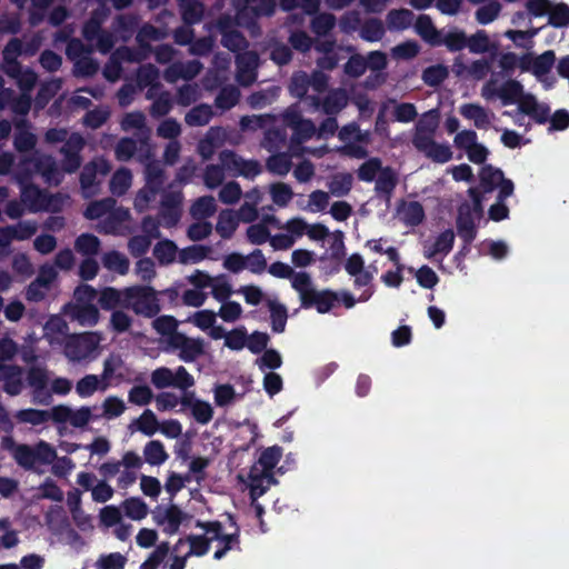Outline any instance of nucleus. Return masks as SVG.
<instances>
[{
	"instance_id": "54",
	"label": "nucleus",
	"mask_w": 569,
	"mask_h": 569,
	"mask_svg": "<svg viewBox=\"0 0 569 569\" xmlns=\"http://www.w3.org/2000/svg\"><path fill=\"white\" fill-rule=\"evenodd\" d=\"M208 246L192 244L179 251V262L182 264L197 263L202 261L210 253Z\"/></svg>"
},
{
	"instance_id": "53",
	"label": "nucleus",
	"mask_w": 569,
	"mask_h": 569,
	"mask_svg": "<svg viewBox=\"0 0 569 569\" xmlns=\"http://www.w3.org/2000/svg\"><path fill=\"white\" fill-rule=\"evenodd\" d=\"M556 62V53L552 50H547L539 56H533V74L538 79L546 77L552 69Z\"/></svg>"
},
{
	"instance_id": "60",
	"label": "nucleus",
	"mask_w": 569,
	"mask_h": 569,
	"mask_svg": "<svg viewBox=\"0 0 569 569\" xmlns=\"http://www.w3.org/2000/svg\"><path fill=\"white\" fill-rule=\"evenodd\" d=\"M501 9H502V7H501L500 2H498L496 0H490L489 2H487L483 6H480L476 10L475 18L478 23L488 24V23L495 21L499 17Z\"/></svg>"
},
{
	"instance_id": "62",
	"label": "nucleus",
	"mask_w": 569,
	"mask_h": 569,
	"mask_svg": "<svg viewBox=\"0 0 569 569\" xmlns=\"http://www.w3.org/2000/svg\"><path fill=\"white\" fill-rule=\"evenodd\" d=\"M157 136L169 141H179L178 138L182 133L180 122L174 118H167L157 127Z\"/></svg>"
},
{
	"instance_id": "43",
	"label": "nucleus",
	"mask_w": 569,
	"mask_h": 569,
	"mask_svg": "<svg viewBox=\"0 0 569 569\" xmlns=\"http://www.w3.org/2000/svg\"><path fill=\"white\" fill-rule=\"evenodd\" d=\"M181 200L182 198L179 192H166L162 196V216L164 218H170L173 223L177 222L180 217Z\"/></svg>"
},
{
	"instance_id": "10",
	"label": "nucleus",
	"mask_w": 569,
	"mask_h": 569,
	"mask_svg": "<svg viewBox=\"0 0 569 569\" xmlns=\"http://www.w3.org/2000/svg\"><path fill=\"white\" fill-rule=\"evenodd\" d=\"M21 190V201L30 212H38L49 208L50 196L47 191L34 186L32 180H14Z\"/></svg>"
},
{
	"instance_id": "35",
	"label": "nucleus",
	"mask_w": 569,
	"mask_h": 569,
	"mask_svg": "<svg viewBox=\"0 0 569 569\" xmlns=\"http://www.w3.org/2000/svg\"><path fill=\"white\" fill-rule=\"evenodd\" d=\"M101 247L100 239L92 233H81L74 240V250L84 257H94Z\"/></svg>"
},
{
	"instance_id": "50",
	"label": "nucleus",
	"mask_w": 569,
	"mask_h": 569,
	"mask_svg": "<svg viewBox=\"0 0 569 569\" xmlns=\"http://www.w3.org/2000/svg\"><path fill=\"white\" fill-rule=\"evenodd\" d=\"M159 78L160 71L154 64H142L137 71V86L140 90L152 84L160 86Z\"/></svg>"
},
{
	"instance_id": "51",
	"label": "nucleus",
	"mask_w": 569,
	"mask_h": 569,
	"mask_svg": "<svg viewBox=\"0 0 569 569\" xmlns=\"http://www.w3.org/2000/svg\"><path fill=\"white\" fill-rule=\"evenodd\" d=\"M310 88L309 74L306 71H296L290 78L288 86L289 92L292 97L302 99L308 94Z\"/></svg>"
},
{
	"instance_id": "15",
	"label": "nucleus",
	"mask_w": 569,
	"mask_h": 569,
	"mask_svg": "<svg viewBox=\"0 0 569 569\" xmlns=\"http://www.w3.org/2000/svg\"><path fill=\"white\" fill-rule=\"evenodd\" d=\"M276 483L277 479L273 473L260 470L257 465L252 466L248 473V487L251 501H257L272 485Z\"/></svg>"
},
{
	"instance_id": "46",
	"label": "nucleus",
	"mask_w": 569,
	"mask_h": 569,
	"mask_svg": "<svg viewBox=\"0 0 569 569\" xmlns=\"http://www.w3.org/2000/svg\"><path fill=\"white\" fill-rule=\"evenodd\" d=\"M144 460L151 466H160L168 459L164 446L159 440H151L146 443L143 449Z\"/></svg>"
},
{
	"instance_id": "25",
	"label": "nucleus",
	"mask_w": 569,
	"mask_h": 569,
	"mask_svg": "<svg viewBox=\"0 0 569 569\" xmlns=\"http://www.w3.org/2000/svg\"><path fill=\"white\" fill-rule=\"evenodd\" d=\"M415 13L409 9H393L386 16V24L390 31H401L411 27Z\"/></svg>"
},
{
	"instance_id": "29",
	"label": "nucleus",
	"mask_w": 569,
	"mask_h": 569,
	"mask_svg": "<svg viewBox=\"0 0 569 569\" xmlns=\"http://www.w3.org/2000/svg\"><path fill=\"white\" fill-rule=\"evenodd\" d=\"M164 180H146V186L140 189L134 198V208L139 211L144 210L150 202L156 200L159 190Z\"/></svg>"
},
{
	"instance_id": "21",
	"label": "nucleus",
	"mask_w": 569,
	"mask_h": 569,
	"mask_svg": "<svg viewBox=\"0 0 569 569\" xmlns=\"http://www.w3.org/2000/svg\"><path fill=\"white\" fill-rule=\"evenodd\" d=\"M460 114L471 120L478 129H486L490 126L493 114L477 103H466L459 109Z\"/></svg>"
},
{
	"instance_id": "14",
	"label": "nucleus",
	"mask_w": 569,
	"mask_h": 569,
	"mask_svg": "<svg viewBox=\"0 0 569 569\" xmlns=\"http://www.w3.org/2000/svg\"><path fill=\"white\" fill-rule=\"evenodd\" d=\"M203 69L199 60L174 61L163 72V78L169 83H176L178 80L190 81L194 79Z\"/></svg>"
},
{
	"instance_id": "13",
	"label": "nucleus",
	"mask_w": 569,
	"mask_h": 569,
	"mask_svg": "<svg viewBox=\"0 0 569 569\" xmlns=\"http://www.w3.org/2000/svg\"><path fill=\"white\" fill-rule=\"evenodd\" d=\"M476 214L470 210V203L463 202L458 208L457 232L463 241V249L469 250L472 241L477 237V228L475 223Z\"/></svg>"
},
{
	"instance_id": "57",
	"label": "nucleus",
	"mask_w": 569,
	"mask_h": 569,
	"mask_svg": "<svg viewBox=\"0 0 569 569\" xmlns=\"http://www.w3.org/2000/svg\"><path fill=\"white\" fill-rule=\"evenodd\" d=\"M114 206L116 200L111 197H108L98 201L90 202L83 214L87 219L96 220L109 213Z\"/></svg>"
},
{
	"instance_id": "47",
	"label": "nucleus",
	"mask_w": 569,
	"mask_h": 569,
	"mask_svg": "<svg viewBox=\"0 0 569 569\" xmlns=\"http://www.w3.org/2000/svg\"><path fill=\"white\" fill-rule=\"evenodd\" d=\"M282 457V448L280 446H271L263 449L258 458L257 465L261 467L260 470L268 473H273L274 467L278 465Z\"/></svg>"
},
{
	"instance_id": "55",
	"label": "nucleus",
	"mask_w": 569,
	"mask_h": 569,
	"mask_svg": "<svg viewBox=\"0 0 569 569\" xmlns=\"http://www.w3.org/2000/svg\"><path fill=\"white\" fill-rule=\"evenodd\" d=\"M238 227V219L231 211L223 210L219 213L216 231L223 239H230Z\"/></svg>"
},
{
	"instance_id": "17",
	"label": "nucleus",
	"mask_w": 569,
	"mask_h": 569,
	"mask_svg": "<svg viewBox=\"0 0 569 569\" xmlns=\"http://www.w3.org/2000/svg\"><path fill=\"white\" fill-rule=\"evenodd\" d=\"M98 306L102 310L114 311L118 308L124 309L127 305V292L126 288L117 289L113 287H104L99 291L97 300Z\"/></svg>"
},
{
	"instance_id": "11",
	"label": "nucleus",
	"mask_w": 569,
	"mask_h": 569,
	"mask_svg": "<svg viewBox=\"0 0 569 569\" xmlns=\"http://www.w3.org/2000/svg\"><path fill=\"white\" fill-rule=\"evenodd\" d=\"M236 79L243 86L248 87L257 80V69L259 67V56L256 51H243L236 56Z\"/></svg>"
},
{
	"instance_id": "63",
	"label": "nucleus",
	"mask_w": 569,
	"mask_h": 569,
	"mask_svg": "<svg viewBox=\"0 0 569 569\" xmlns=\"http://www.w3.org/2000/svg\"><path fill=\"white\" fill-rule=\"evenodd\" d=\"M201 97L199 86L197 83H186L178 88L176 99L177 103L182 107L191 106Z\"/></svg>"
},
{
	"instance_id": "64",
	"label": "nucleus",
	"mask_w": 569,
	"mask_h": 569,
	"mask_svg": "<svg viewBox=\"0 0 569 569\" xmlns=\"http://www.w3.org/2000/svg\"><path fill=\"white\" fill-rule=\"evenodd\" d=\"M128 562L126 555L121 552L102 553L96 561L97 569H124Z\"/></svg>"
},
{
	"instance_id": "44",
	"label": "nucleus",
	"mask_w": 569,
	"mask_h": 569,
	"mask_svg": "<svg viewBox=\"0 0 569 569\" xmlns=\"http://www.w3.org/2000/svg\"><path fill=\"white\" fill-rule=\"evenodd\" d=\"M7 76L17 81L19 89L23 93H29V94L38 81V74L29 68L23 69L21 64L17 66V69L13 74H7Z\"/></svg>"
},
{
	"instance_id": "1",
	"label": "nucleus",
	"mask_w": 569,
	"mask_h": 569,
	"mask_svg": "<svg viewBox=\"0 0 569 569\" xmlns=\"http://www.w3.org/2000/svg\"><path fill=\"white\" fill-rule=\"evenodd\" d=\"M291 287L299 293L301 308H315L319 313L329 312L339 300L338 295L330 289L316 290L310 274L305 271L295 274Z\"/></svg>"
},
{
	"instance_id": "18",
	"label": "nucleus",
	"mask_w": 569,
	"mask_h": 569,
	"mask_svg": "<svg viewBox=\"0 0 569 569\" xmlns=\"http://www.w3.org/2000/svg\"><path fill=\"white\" fill-rule=\"evenodd\" d=\"M91 351L92 347L89 346V340L83 336L71 335L63 346V353L71 361L79 362L86 359Z\"/></svg>"
},
{
	"instance_id": "9",
	"label": "nucleus",
	"mask_w": 569,
	"mask_h": 569,
	"mask_svg": "<svg viewBox=\"0 0 569 569\" xmlns=\"http://www.w3.org/2000/svg\"><path fill=\"white\" fill-rule=\"evenodd\" d=\"M229 520L236 527L234 532L224 533L223 526L218 520L212 521H196V528L202 529L207 535H211V539L219 541L221 547H229V551L232 549H240V529L237 526L233 516L229 515Z\"/></svg>"
},
{
	"instance_id": "39",
	"label": "nucleus",
	"mask_w": 569,
	"mask_h": 569,
	"mask_svg": "<svg viewBox=\"0 0 569 569\" xmlns=\"http://www.w3.org/2000/svg\"><path fill=\"white\" fill-rule=\"evenodd\" d=\"M177 253V244L169 239L160 240L153 248V256L161 266H168L174 262Z\"/></svg>"
},
{
	"instance_id": "49",
	"label": "nucleus",
	"mask_w": 569,
	"mask_h": 569,
	"mask_svg": "<svg viewBox=\"0 0 569 569\" xmlns=\"http://www.w3.org/2000/svg\"><path fill=\"white\" fill-rule=\"evenodd\" d=\"M239 99L240 90L234 86H226L217 94L214 106L222 111H227L238 104Z\"/></svg>"
},
{
	"instance_id": "12",
	"label": "nucleus",
	"mask_w": 569,
	"mask_h": 569,
	"mask_svg": "<svg viewBox=\"0 0 569 569\" xmlns=\"http://www.w3.org/2000/svg\"><path fill=\"white\" fill-rule=\"evenodd\" d=\"M181 410H190L192 418L200 425H208L213 418L212 406L202 399L196 397L194 391H186L180 398Z\"/></svg>"
},
{
	"instance_id": "40",
	"label": "nucleus",
	"mask_w": 569,
	"mask_h": 569,
	"mask_svg": "<svg viewBox=\"0 0 569 569\" xmlns=\"http://www.w3.org/2000/svg\"><path fill=\"white\" fill-rule=\"evenodd\" d=\"M204 353V343L201 338L187 337L180 351L179 359L184 362H193Z\"/></svg>"
},
{
	"instance_id": "61",
	"label": "nucleus",
	"mask_w": 569,
	"mask_h": 569,
	"mask_svg": "<svg viewBox=\"0 0 569 569\" xmlns=\"http://www.w3.org/2000/svg\"><path fill=\"white\" fill-rule=\"evenodd\" d=\"M124 515L132 520H141L148 515L147 503L138 497H131L122 503Z\"/></svg>"
},
{
	"instance_id": "45",
	"label": "nucleus",
	"mask_w": 569,
	"mask_h": 569,
	"mask_svg": "<svg viewBox=\"0 0 569 569\" xmlns=\"http://www.w3.org/2000/svg\"><path fill=\"white\" fill-rule=\"evenodd\" d=\"M339 139L345 142V144L350 143H369L370 133L369 131L360 130L359 126L356 123H350L342 127L339 131Z\"/></svg>"
},
{
	"instance_id": "32",
	"label": "nucleus",
	"mask_w": 569,
	"mask_h": 569,
	"mask_svg": "<svg viewBox=\"0 0 569 569\" xmlns=\"http://www.w3.org/2000/svg\"><path fill=\"white\" fill-rule=\"evenodd\" d=\"M183 21L191 26L199 22L204 12V6L200 0H178Z\"/></svg>"
},
{
	"instance_id": "31",
	"label": "nucleus",
	"mask_w": 569,
	"mask_h": 569,
	"mask_svg": "<svg viewBox=\"0 0 569 569\" xmlns=\"http://www.w3.org/2000/svg\"><path fill=\"white\" fill-rule=\"evenodd\" d=\"M267 307L270 312L271 329L276 333H282L288 320V310L283 303L277 300H268Z\"/></svg>"
},
{
	"instance_id": "52",
	"label": "nucleus",
	"mask_w": 569,
	"mask_h": 569,
	"mask_svg": "<svg viewBox=\"0 0 569 569\" xmlns=\"http://www.w3.org/2000/svg\"><path fill=\"white\" fill-rule=\"evenodd\" d=\"M217 210L214 198L211 196L200 197L191 206L190 212L194 219H207Z\"/></svg>"
},
{
	"instance_id": "42",
	"label": "nucleus",
	"mask_w": 569,
	"mask_h": 569,
	"mask_svg": "<svg viewBox=\"0 0 569 569\" xmlns=\"http://www.w3.org/2000/svg\"><path fill=\"white\" fill-rule=\"evenodd\" d=\"M528 93H523L522 84L517 80L506 81L499 89L498 96L503 103L517 102L520 108V101Z\"/></svg>"
},
{
	"instance_id": "27",
	"label": "nucleus",
	"mask_w": 569,
	"mask_h": 569,
	"mask_svg": "<svg viewBox=\"0 0 569 569\" xmlns=\"http://www.w3.org/2000/svg\"><path fill=\"white\" fill-rule=\"evenodd\" d=\"M519 110L540 123L548 120L550 112L549 108L543 103H539L532 94H527L522 98Z\"/></svg>"
},
{
	"instance_id": "26",
	"label": "nucleus",
	"mask_w": 569,
	"mask_h": 569,
	"mask_svg": "<svg viewBox=\"0 0 569 569\" xmlns=\"http://www.w3.org/2000/svg\"><path fill=\"white\" fill-rule=\"evenodd\" d=\"M168 38V32L166 29L157 28L152 24L146 23L143 24L137 36L136 41L138 46L142 49H148L151 52L150 42L151 41H161Z\"/></svg>"
},
{
	"instance_id": "24",
	"label": "nucleus",
	"mask_w": 569,
	"mask_h": 569,
	"mask_svg": "<svg viewBox=\"0 0 569 569\" xmlns=\"http://www.w3.org/2000/svg\"><path fill=\"white\" fill-rule=\"evenodd\" d=\"M480 184L476 188L469 189V197L471 199L470 210L479 219L483 213L482 201L485 193L492 192L496 189L495 180H479Z\"/></svg>"
},
{
	"instance_id": "7",
	"label": "nucleus",
	"mask_w": 569,
	"mask_h": 569,
	"mask_svg": "<svg viewBox=\"0 0 569 569\" xmlns=\"http://www.w3.org/2000/svg\"><path fill=\"white\" fill-rule=\"evenodd\" d=\"M439 119L440 113L438 109H431L419 118L412 134V144L418 151L426 149L429 143L435 141Z\"/></svg>"
},
{
	"instance_id": "59",
	"label": "nucleus",
	"mask_w": 569,
	"mask_h": 569,
	"mask_svg": "<svg viewBox=\"0 0 569 569\" xmlns=\"http://www.w3.org/2000/svg\"><path fill=\"white\" fill-rule=\"evenodd\" d=\"M271 114H252L243 116L239 120L240 131L243 133L256 132L267 126L269 121H272Z\"/></svg>"
},
{
	"instance_id": "23",
	"label": "nucleus",
	"mask_w": 569,
	"mask_h": 569,
	"mask_svg": "<svg viewBox=\"0 0 569 569\" xmlns=\"http://www.w3.org/2000/svg\"><path fill=\"white\" fill-rule=\"evenodd\" d=\"M23 53V44L20 39L12 38L9 40V42L6 44L2 57H3V64L2 70L6 74H13L17 66L21 64L18 61V57Z\"/></svg>"
},
{
	"instance_id": "58",
	"label": "nucleus",
	"mask_w": 569,
	"mask_h": 569,
	"mask_svg": "<svg viewBox=\"0 0 569 569\" xmlns=\"http://www.w3.org/2000/svg\"><path fill=\"white\" fill-rule=\"evenodd\" d=\"M279 88L272 87L266 90H259L252 92L247 101L249 106L253 109H262L269 104H271L278 97Z\"/></svg>"
},
{
	"instance_id": "6",
	"label": "nucleus",
	"mask_w": 569,
	"mask_h": 569,
	"mask_svg": "<svg viewBox=\"0 0 569 569\" xmlns=\"http://www.w3.org/2000/svg\"><path fill=\"white\" fill-rule=\"evenodd\" d=\"M283 122L292 130L291 142L300 144L317 136L315 123L302 117L296 106L289 107L282 114Z\"/></svg>"
},
{
	"instance_id": "19",
	"label": "nucleus",
	"mask_w": 569,
	"mask_h": 569,
	"mask_svg": "<svg viewBox=\"0 0 569 569\" xmlns=\"http://www.w3.org/2000/svg\"><path fill=\"white\" fill-rule=\"evenodd\" d=\"M120 127L123 131L138 130L137 137L141 142H147L150 138V128L147 127L146 116L141 111L126 113Z\"/></svg>"
},
{
	"instance_id": "36",
	"label": "nucleus",
	"mask_w": 569,
	"mask_h": 569,
	"mask_svg": "<svg viewBox=\"0 0 569 569\" xmlns=\"http://www.w3.org/2000/svg\"><path fill=\"white\" fill-rule=\"evenodd\" d=\"M102 264L109 271L117 272L121 276L127 274L129 271V259L117 250L108 251L102 257Z\"/></svg>"
},
{
	"instance_id": "4",
	"label": "nucleus",
	"mask_w": 569,
	"mask_h": 569,
	"mask_svg": "<svg viewBox=\"0 0 569 569\" xmlns=\"http://www.w3.org/2000/svg\"><path fill=\"white\" fill-rule=\"evenodd\" d=\"M236 10L237 23L250 30L252 36H259L260 29L256 19L271 16L274 12V0H231Z\"/></svg>"
},
{
	"instance_id": "34",
	"label": "nucleus",
	"mask_w": 569,
	"mask_h": 569,
	"mask_svg": "<svg viewBox=\"0 0 569 569\" xmlns=\"http://www.w3.org/2000/svg\"><path fill=\"white\" fill-rule=\"evenodd\" d=\"M395 178L396 173L390 167H382L379 158H371L359 168V178Z\"/></svg>"
},
{
	"instance_id": "30",
	"label": "nucleus",
	"mask_w": 569,
	"mask_h": 569,
	"mask_svg": "<svg viewBox=\"0 0 569 569\" xmlns=\"http://www.w3.org/2000/svg\"><path fill=\"white\" fill-rule=\"evenodd\" d=\"M455 233L451 229L442 231L435 240L433 244L425 251L427 259H432L437 254L447 256L453 248Z\"/></svg>"
},
{
	"instance_id": "5",
	"label": "nucleus",
	"mask_w": 569,
	"mask_h": 569,
	"mask_svg": "<svg viewBox=\"0 0 569 569\" xmlns=\"http://www.w3.org/2000/svg\"><path fill=\"white\" fill-rule=\"evenodd\" d=\"M216 29L221 36V44L234 53L248 51L249 42L244 36L237 30V16L232 18L229 14L220 16L216 21Z\"/></svg>"
},
{
	"instance_id": "2",
	"label": "nucleus",
	"mask_w": 569,
	"mask_h": 569,
	"mask_svg": "<svg viewBox=\"0 0 569 569\" xmlns=\"http://www.w3.org/2000/svg\"><path fill=\"white\" fill-rule=\"evenodd\" d=\"M261 173V164L257 160H247L231 150H223L219 154V164L208 167L206 178L219 176L256 177Z\"/></svg>"
},
{
	"instance_id": "38",
	"label": "nucleus",
	"mask_w": 569,
	"mask_h": 569,
	"mask_svg": "<svg viewBox=\"0 0 569 569\" xmlns=\"http://www.w3.org/2000/svg\"><path fill=\"white\" fill-rule=\"evenodd\" d=\"M109 383L102 382L96 375H86L76 385V392L81 398L91 397L97 390H107Z\"/></svg>"
},
{
	"instance_id": "41",
	"label": "nucleus",
	"mask_w": 569,
	"mask_h": 569,
	"mask_svg": "<svg viewBox=\"0 0 569 569\" xmlns=\"http://www.w3.org/2000/svg\"><path fill=\"white\" fill-rule=\"evenodd\" d=\"M359 36L369 42L380 41L385 36L383 22L377 18L366 20L360 27Z\"/></svg>"
},
{
	"instance_id": "28",
	"label": "nucleus",
	"mask_w": 569,
	"mask_h": 569,
	"mask_svg": "<svg viewBox=\"0 0 569 569\" xmlns=\"http://www.w3.org/2000/svg\"><path fill=\"white\" fill-rule=\"evenodd\" d=\"M213 114L214 112L212 106L207 103H200L198 106L192 107L184 114V122L189 127H203L210 122Z\"/></svg>"
},
{
	"instance_id": "20",
	"label": "nucleus",
	"mask_w": 569,
	"mask_h": 569,
	"mask_svg": "<svg viewBox=\"0 0 569 569\" xmlns=\"http://www.w3.org/2000/svg\"><path fill=\"white\" fill-rule=\"evenodd\" d=\"M416 33L428 44L439 47L441 30H438L428 14H420L413 22Z\"/></svg>"
},
{
	"instance_id": "22",
	"label": "nucleus",
	"mask_w": 569,
	"mask_h": 569,
	"mask_svg": "<svg viewBox=\"0 0 569 569\" xmlns=\"http://www.w3.org/2000/svg\"><path fill=\"white\" fill-rule=\"evenodd\" d=\"M348 100V93L345 89H332L322 99V112L327 116H337L347 107Z\"/></svg>"
},
{
	"instance_id": "48",
	"label": "nucleus",
	"mask_w": 569,
	"mask_h": 569,
	"mask_svg": "<svg viewBox=\"0 0 569 569\" xmlns=\"http://www.w3.org/2000/svg\"><path fill=\"white\" fill-rule=\"evenodd\" d=\"M186 541L189 543L190 549L187 552V557L196 556L202 557L210 550V545L214 539H211V535H189L186 537Z\"/></svg>"
},
{
	"instance_id": "33",
	"label": "nucleus",
	"mask_w": 569,
	"mask_h": 569,
	"mask_svg": "<svg viewBox=\"0 0 569 569\" xmlns=\"http://www.w3.org/2000/svg\"><path fill=\"white\" fill-rule=\"evenodd\" d=\"M138 26V17L134 14H119L112 22L113 32L122 40L128 41L136 27Z\"/></svg>"
},
{
	"instance_id": "3",
	"label": "nucleus",
	"mask_w": 569,
	"mask_h": 569,
	"mask_svg": "<svg viewBox=\"0 0 569 569\" xmlns=\"http://www.w3.org/2000/svg\"><path fill=\"white\" fill-rule=\"evenodd\" d=\"M127 305L137 316L153 319L161 311L158 291L151 286L136 284L126 288Z\"/></svg>"
},
{
	"instance_id": "8",
	"label": "nucleus",
	"mask_w": 569,
	"mask_h": 569,
	"mask_svg": "<svg viewBox=\"0 0 569 569\" xmlns=\"http://www.w3.org/2000/svg\"><path fill=\"white\" fill-rule=\"evenodd\" d=\"M86 147V139L79 132H71V137L59 149L61 159V169L67 174L74 173L82 163L80 152Z\"/></svg>"
},
{
	"instance_id": "56",
	"label": "nucleus",
	"mask_w": 569,
	"mask_h": 569,
	"mask_svg": "<svg viewBox=\"0 0 569 569\" xmlns=\"http://www.w3.org/2000/svg\"><path fill=\"white\" fill-rule=\"evenodd\" d=\"M336 23L337 20L333 14L321 12L312 18L310 28L317 36L325 37L335 28Z\"/></svg>"
},
{
	"instance_id": "37",
	"label": "nucleus",
	"mask_w": 569,
	"mask_h": 569,
	"mask_svg": "<svg viewBox=\"0 0 569 569\" xmlns=\"http://www.w3.org/2000/svg\"><path fill=\"white\" fill-rule=\"evenodd\" d=\"M468 36L463 30L453 28L447 33H442L439 38V46H445L449 51L456 52L466 48Z\"/></svg>"
},
{
	"instance_id": "16",
	"label": "nucleus",
	"mask_w": 569,
	"mask_h": 569,
	"mask_svg": "<svg viewBox=\"0 0 569 569\" xmlns=\"http://www.w3.org/2000/svg\"><path fill=\"white\" fill-rule=\"evenodd\" d=\"M186 518L187 515L177 505H170L164 510L157 507L153 511V520L156 523L166 525L163 531L170 536L179 531Z\"/></svg>"
}]
</instances>
